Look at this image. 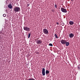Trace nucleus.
<instances>
[{
    "instance_id": "1",
    "label": "nucleus",
    "mask_w": 80,
    "mask_h": 80,
    "mask_svg": "<svg viewBox=\"0 0 80 80\" xmlns=\"http://www.w3.org/2000/svg\"><path fill=\"white\" fill-rule=\"evenodd\" d=\"M20 8L18 7H16L13 8L14 11L16 12H19V10H20Z\"/></svg>"
},
{
    "instance_id": "2",
    "label": "nucleus",
    "mask_w": 80,
    "mask_h": 80,
    "mask_svg": "<svg viewBox=\"0 0 80 80\" xmlns=\"http://www.w3.org/2000/svg\"><path fill=\"white\" fill-rule=\"evenodd\" d=\"M23 29L25 31H28V32L30 31V28L24 26L23 27Z\"/></svg>"
},
{
    "instance_id": "3",
    "label": "nucleus",
    "mask_w": 80,
    "mask_h": 80,
    "mask_svg": "<svg viewBox=\"0 0 80 80\" xmlns=\"http://www.w3.org/2000/svg\"><path fill=\"white\" fill-rule=\"evenodd\" d=\"M43 32L44 34L48 35V31L47 29L44 28L43 29Z\"/></svg>"
},
{
    "instance_id": "4",
    "label": "nucleus",
    "mask_w": 80,
    "mask_h": 80,
    "mask_svg": "<svg viewBox=\"0 0 80 80\" xmlns=\"http://www.w3.org/2000/svg\"><path fill=\"white\" fill-rule=\"evenodd\" d=\"M61 10L62 12H63V13H67V9L63 8H61Z\"/></svg>"
},
{
    "instance_id": "5",
    "label": "nucleus",
    "mask_w": 80,
    "mask_h": 80,
    "mask_svg": "<svg viewBox=\"0 0 80 80\" xmlns=\"http://www.w3.org/2000/svg\"><path fill=\"white\" fill-rule=\"evenodd\" d=\"M66 42H67V41L66 40L62 39L61 41V43L62 45H65V43H66Z\"/></svg>"
},
{
    "instance_id": "6",
    "label": "nucleus",
    "mask_w": 80,
    "mask_h": 80,
    "mask_svg": "<svg viewBox=\"0 0 80 80\" xmlns=\"http://www.w3.org/2000/svg\"><path fill=\"white\" fill-rule=\"evenodd\" d=\"M42 73L43 76H45V68H43L42 71Z\"/></svg>"
},
{
    "instance_id": "7",
    "label": "nucleus",
    "mask_w": 80,
    "mask_h": 80,
    "mask_svg": "<svg viewBox=\"0 0 80 80\" xmlns=\"http://www.w3.org/2000/svg\"><path fill=\"white\" fill-rule=\"evenodd\" d=\"M42 41L40 39L38 40L36 42L38 44H41L42 42Z\"/></svg>"
},
{
    "instance_id": "8",
    "label": "nucleus",
    "mask_w": 80,
    "mask_h": 80,
    "mask_svg": "<svg viewBox=\"0 0 80 80\" xmlns=\"http://www.w3.org/2000/svg\"><path fill=\"white\" fill-rule=\"evenodd\" d=\"M69 37L70 38H73L74 37V35L72 33H71L70 34H69Z\"/></svg>"
},
{
    "instance_id": "9",
    "label": "nucleus",
    "mask_w": 80,
    "mask_h": 80,
    "mask_svg": "<svg viewBox=\"0 0 80 80\" xmlns=\"http://www.w3.org/2000/svg\"><path fill=\"white\" fill-rule=\"evenodd\" d=\"M8 7L10 8V9H12V6L11 4H9L8 6Z\"/></svg>"
},
{
    "instance_id": "10",
    "label": "nucleus",
    "mask_w": 80,
    "mask_h": 80,
    "mask_svg": "<svg viewBox=\"0 0 80 80\" xmlns=\"http://www.w3.org/2000/svg\"><path fill=\"white\" fill-rule=\"evenodd\" d=\"M66 46H68V45H69V44H70V43L69 42H67V41L66 42Z\"/></svg>"
},
{
    "instance_id": "11",
    "label": "nucleus",
    "mask_w": 80,
    "mask_h": 80,
    "mask_svg": "<svg viewBox=\"0 0 80 80\" xmlns=\"http://www.w3.org/2000/svg\"><path fill=\"white\" fill-rule=\"evenodd\" d=\"M69 23L70 25H72L73 24V23H74V22H73L71 21L69 22Z\"/></svg>"
},
{
    "instance_id": "12",
    "label": "nucleus",
    "mask_w": 80,
    "mask_h": 80,
    "mask_svg": "<svg viewBox=\"0 0 80 80\" xmlns=\"http://www.w3.org/2000/svg\"><path fill=\"white\" fill-rule=\"evenodd\" d=\"M46 75H48V74L49 73V71H48V70H47L46 71Z\"/></svg>"
},
{
    "instance_id": "13",
    "label": "nucleus",
    "mask_w": 80,
    "mask_h": 80,
    "mask_svg": "<svg viewBox=\"0 0 80 80\" xmlns=\"http://www.w3.org/2000/svg\"><path fill=\"white\" fill-rule=\"evenodd\" d=\"M30 35H31V33L30 32L28 34V38H30Z\"/></svg>"
},
{
    "instance_id": "14",
    "label": "nucleus",
    "mask_w": 80,
    "mask_h": 80,
    "mask_svg": "<svg viewBox=\"0 0 80 80\" xmlns=\"http://www.w3.org/2000/svg\"><path fill=\"white\" fill-rule=\"evenodd\" d=\"M54 37H56V38H58V36H57V34H54Z\"/></svg>"
},
{
    "instance_id": "15",
    "label": "nucleus",
    "mask_w": 80,
    "mask_h": 80,
    "mask_svg": "<svg viewBox=\"0 0 80 80\" xmlns=\"http://www.w3.org/2000/svg\"><path fill=\"white\" fill-rule=\"evenodd\" d=\"M28 80H35V79H34L33 78H30V79H28Z\"/></svg>"
},
{
    "instance_id": "16",
    "label": "nucleus",
    "mask_w": 80,
    "mask_h": 80,
    "mask_svg": "<svg viewBox=\"0 0 80 80\" xmlns=\"http://www.w3.org/2000/svg\"><path fill=\"white\" fill-rule=\"evenodd\" d=\"M49 46H51V47L53 46V44H52V43L49 44Z\"/></svg>"
},
{
    "instance_id": "17",
    "label": "nucleus",
    "mask_w": 80,
    "mask_h": 80,
    "mask_svg": "<svg viewBox=\"0 0 80 80\" xmlns=\"http://www.w3.org/2000/svg\"><path fill=\"white\" fill-rule=\"evenodd\" d=\"M3 17H6V14H4L3 15Z\"/></svg>"
},
{
    "instance_id": "18",
    "label": "nucleus",
    "mask_w": 80,
    "mask_h": 80,
    "mask_svg": "<svg viewBox=\"0 0 80 80\" xmlns=\"http://www.w3.org/2000/svg\"><path fill=\"white\" fill-rule=\"evenodd\" d=\"M55 8H57V5L56 4H55Z\"/></svg>"
},
{
    "instance_id": "19",
    "label": "nucleus",
    "mask_w": 80,
    "mask_h": 80,
    "mask_svg": "<svg viewBox=\"0 0 80 80\" xmlns=\"http://www.w3.org/2000/svg\"><path fill=\"white\" fill-rule=\"evenodd\" d=\"M62 26H64V23L63 22H62Z\"/></svg>"
},
{
    "instance_id": "20",
    "label": "nucleus",
    "mask_w": 80,
    "mask_h": 80,
    "mask_svg": "<svg viewBox=\"0 0 80 80\" xmlns=\"http://www.w3.org/2000/svg\"><path fill=\"white\" fill-rule=\"evenodd\" d=\"M78 70H80V67L78 66Z\"/></svg>"
},
{
    "instance_id": "21",
    "label": "nucleus",
    "mask_w": 80,
    "mask_h": 80,
    "mask_svg": "<svg viewBox=\"0 0 80 80\" xmlns=\"http://www.w3.org/2000/svg\"><path fill=\"white\" fill-rule=\"evenodd\" d=\"M57 25H59V23H58V22H57Z\"/></svg>"
},
{
    "instance_id": "22",
    "label": "nucleus",
    "mask_w": 80,
    "mask_h": 80,
    "mask_svg": "<svg viewBox=\"0 0 80 80\" xmlns=\"http://www.w3.org/2000/svg\"><path fill=\"white\" fill-rule=\"evenodd\" d=\"M71 2H73V1H75V0H71Z\"/></svg>"
},
{
    "instance_id": "23",
    "label": "nucleus",
    "mask_w": 80,
    "mask_h": 80,
    "mask_svg": "<svg viewBox=\"0 0 80 80\" xmlns=\"http://www.w3.org/2000/svg\"><path fill=\"white\" fill-rule=\"evenodd\" d=\"M52 12H54V10H52Z\"/></svg>"
},
{
    "instance_id": "24",
    "label": "nucleus",
    "mask_w": 80,
    "mask_h": 80,
    "mask_svg": "<svg viewBox=\"0 0 80 80\" xmlns=\"http://www.w3.org/2000/svg\"><path fill=\"white\" fill-rule=\"evenodd\" d=\"M2 34H3V35H5V33H2Z\"/></svg>"
},
{
    "instance_id": "25",
    "label": "nucleus",
    "mask_w": 80,
    "mask_h": 80,
    "mask_svg": "<svg viewBox=\"0 0 80 80\" xmlns=\"http://www.w3.org/2000/svg\"><path fill=\"white\" fill-rule=\"evenodd\" d=\"M4 29H6V28H4Z\"/></svg>"
},
{
    "instance_id": "26",
    "label": "nucleus",
    "mask_w": 80,
    "mask_h": 80,
    "mask_svg": "<svg viewBox=\"0 0 80 80\" xmlns=\"http://www.w3.org/2000/svg\"><path fill=\"white\" fill-rule=\"evenodd\" d=\"M38 39H39V38H38Z\"/></svg>"
}]
</instances>
